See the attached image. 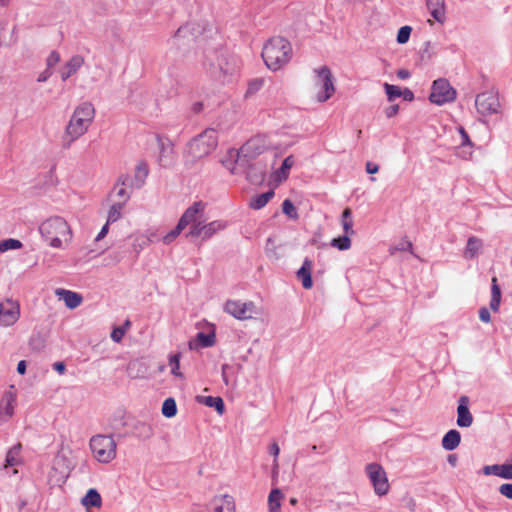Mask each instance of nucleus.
<instances>
[{
    "instance_id": "nucleus-34",
    "label": "nucleus",
    "mask_w": 512,
    "mask_h": 512,
    "mask_svg": "<svg viewBox=\"0 0 512 512\" xmlns=\"http://www.w3.org/2000/svg\"><path fill=\"white\" fill-rule=\"evenodd\" d=\"M274 196V192L272 190L262 193L260 195L255 196L250 201V207L255 210H259L266 206V204L271 200Z\"/></svg>"
},
{
    "instance_id": "nucleus-4",
    "label": "nucleus",
    "mask_w": 512,
    "mask_h": 512,
    "mask_svg": "<svg viewBox=\"0 0 512 512\" xmlns=\"http://www.w3.org/2000/svg\"><path fill=\"white\" fill-rule=\"evenodd\" d=\"M39 232L49 246L53 248H62L63 240L69 241L72 237V231L67 221L54 216L45 220L39 226Z\"/></svg>"
},
{
    "instance_id": "nucleus-17",
    "label": "nucleus",
    "mask_w": 512,
    "mask_h": 512,
    "mask_svg": "<svg viewBox=\"0 0 512 512\" xmlns=\"http://www.w3.org/2000/svg\"><path fill=\"white\" fill-rule=\"evenodd\" d=\"M469 398L461 396L457 407V425L459 427H470L473 423V416L469 411Z\"/></svg>"
},
{
    "instance_id": "nucleus-5",
    "label": "nucleus",
    "mask_w": 512,
    "mask_h": 512,
    "mask_svg": "<svg viewBox=\"0 0 512 512\" xmlns=\"http://www.w3.org/2000/svg\"><path fill=\"white\" fill-rule=\"evenodd\" d=\"M89 446L99 463L107 464L116 458L117 444L112 435H95L90 439Z\"/></svg>"
},
{
    "instance_id": "nucleus-18",
    "label": "nucleus",
    "mask_w": 512,
    "mask_h": 512,
    "mask_svg": "<svg viewBox=\"0 0 512 512\" xmlns=\"http://www.w3.org/2000/svg\"><path fill=\"white\" fill-rule=\"evenodd\" d=\"M84 57L81 55L72 56L60 70V77L62 81H66L72 75L77 73L79 69L84 65Z\"/></svg>"
},
{
    "instance_id": "nucleus-35",
    "label": "nucleus",
    "mask_w": 512,
    "mask_h": 512,
    "mask_svg": "<svg viewBox=\"0 0 512 512\" xmlns=\"http://www.w3.org/2000/svg\"><path fill=\"white\" fill-rule=\"evenodd\" d=\"M341 224L343 227L344 234L353 235L355 231L353 230V218L352 211L350 208H345L342 212L341 216Z\"/></svg>"
},
{
    "instance_id": "nucleus-45",
    "label": "nucleus",
    "mask_w": 512,
    "mask_h": 512,
    "mask_svg": "<svg viewBox=\"0 0 512 512\" xmlns=\"http://www.w3.org/2000/svg\"><path fill=\"white\" fill-rule=\"evenodd\" d=\"M135 432L143 439H148L153 435L152 427L144 422H139L135 425Z\"/></svg>"
},
{
    "instance_id": "nucleus-39",
    "label": "nucleus",
    "mask_w": 512,
    "mask_h": 512,
    "mask_svg": "<svg viewBox=\"0 0 512 512\" xmlns=\"http://www.w3.org/2000/svg\"><path fill=\"white\" fill-rule=\"evenodd\" d=\"M151 238L147 235H138L134 237L132 247L136 254H139L151 243Z\"/></svg>"
},
{
    "instance_id": "nucleus-6",
    "label": "nucleus",
    "mask_w": 512,
    "mask_h": 512,
    "mask_svg": "<svg viewBox=\"0 0 512 512\" xmlns=\"http://www.w3.org/2000/svg\"><path fill=\"white\" fill-rule=\"evenodd\" d=\"M216 146L217 133L213 129H208L189 143L188 152L193 158L200 159L209 155Z\"/></svg>"
},
{
    "instance_id": "nucleus-61",
    "label": "nucleus",
    "mask_w": 512,
    "mask_h": 512,
    "mask_svg": "<svg viewBox=\"0 0 512 512\" xmlns=\"http://www.w3.org/2000/svg\"><path fill=\"white\" fill-rule=\"evenodd\" d=\"M269 451H270V454H272L274 456V466L276 467L277 466V457L280 453V448H279L278 444L272 443Z\"/></svg>"
},
{
    "instance_id": "nucleus-9",
    "label": "nucleus",
    "mask_w": 512,
    "mask_h": 512,
    "mask_svg": "<svg viewBox=\"0 0 512 512\" xmlns=\"http://www.w3.org/2000/svg\"><path fill=\"white\" fill-rule=\"evenodd\" d=\"M223 310L237 320H248L257 313L256 305L252 301L242 302L241 300H227Z\"/></svg>"
},
{
    "instance_id": "nucleus-7",
    "label": "nucleus",
    "mask_w": 512,
    "mask_h": 512,
    "mask_svg": "<svg viewBox=\"0 0 512 512\" xmlns=\"http://www.w3.org/2000/svg\"><path fill=\"white\" fill-rule=\"evenodd\" d=\"M429 99L436 105L453 102L456 99V90L447 79L439 78L432 84Z\"/></svg>"
},
{
    "instance_id": "nucleus-59",
    "label": "nucleus",
    "mask_w": 512,
    "mask_h": 512,
    "mask_svg": "<svg viewBox=\"0 0 512 512\" xmlns=\"http://www.w3.org/2000/svg\"><path fill=\"white\" fill-rule=\"evenodd\" d=\"M125 334V329L123 327H116L113 329L112 333H111V339L116 342V343H119L123 336Z\"/></svg>"
},
{
    "instance_id": "nucleus-42",
    "label": "nucleus",
    "mask_w": 512,
    "mask_h": 512,
    "mask_svg": "<svg viewBox=\"0 0 512 512\" xmlns=\"http://www.w3.org/2000/svg\"><path fill=\"white\" fill-rule=\"evenodd\" d=\"M123 207V203H114L110 207L107 217L108 223H114L121 218Z\"/></svg>"
},
{
    "instance_id": "nucleus-49",
    "label": "nucleus",
    "mask_w": 512,
    "mask_h": 512,
    "mask_svg": "<svg viewBox=\"0 0 512 512\" xmlns=\"http://www.w3.org/2000/svg\"><path fill=\"white\" fill-rule=\"evenodd\" d=\"M169 365L171 367V373L174 376L182 377L180 372V354H174L169 357Z\"/></svg>"
},
{
    "instance_id": "nucleus-53",
    "label": "nucleus",
    "mask_w": 512,
    "mask_h": 512,
    "mask_svg": "<svg viewBox=\"0 0 512 512\" xmlns=\"http://www.w3.org/2000/svg\"><path fill=\"white\" fill-rule=\"evenodd\" d=\"M186 236L192 238L200 237L203 240V223L201 221L192 223Z\"/></svg>"
},
{
    "instance_id": "nucleus-23",
    "label": "nucleus",
    "mask_w": 512,
    "mask_h": 512,
    "mask_svg": "<svg viewBox=\"0 0 512 512\" xmlns=\"http://www.w3.org/2000/svg\"><path fill=\"white\" fill-rule=\"evenodd\" d=\"M55 293L69 309L77 308L83 301V297L77 292L59 288Z\"/></svg>"
},
{
    "instance_id": "nucleus-47",
    "label": "nucleus",
    "mask_w": 512,
    "mask_h": 512,
    "mask_svg": "<svg viewBox=\"0 0 512 512\" xmlns=\"http://www.w3.org/2000/svg\"><path fill=\"white\" fill-rule=\"evenodd\" d=\"M197 341L200 343L201 347H211L215 343V334L214 333H203L199 332L197 334Z\"/></svg>"
},
{
    "instance_id": "nucleus-26",
    "label": "nucleus",
    "mask_w": 512,
    "mask_h": 512,
    "mask_svg": "<svg viewBox=\"0 0 512 512\" xmlns=\"http://www.w3.org/2000/svg\"><path fill=\"white\" fill-rule=\"evenodd\" d=\"M227 226L228 223L224 220H214L207 224L203 223V241H206L218 232L225 230Z\"/></svg>"
},
{
    "instance_id": "nucleus-33",
    "label": "nucleus",
    "mask_w": 512,
    "mask_h": 512,
    "mask_svg": "<svg viewBox=\"0 0 512 512\" xmlns=\"http://www.w3.org/2000/svg\"><path fill=\"white\" fill-rule=\"evenodd\" d=\"M158 145L160 149L159 161L162 166H167L169 164L168 157L172 152V144L168 140H163L162 138H158Z\"/></svg>"
},
{
    "instance_id": "nucleus-62",
    "label": "nucleus",
    "mask_w": 512,
    "mask_h": 512,
    "mask_svg": "<svg viewBox=\"0 0 512 512\" xmlns=\"http://www.w3.org/2000/svg\"><path fill=\"white\" fill-rule=\"evenodd\" d=\"M52 75V71L46 68L43 72H41L37 78L38 82H46Z\"/></svg>"
},
{
    "instance_id": "nucleus-14",
    "label": "nucleus",
    "mask_w": 512,
    "mask_h": 512,
    "mask_svg": "<svg viewBox=\"0 0 512 512\" xmlns=\"http://www.w3.org/2000/svg\"><path fill=\"white\" fill-rule=\"evenodd\" d=\"M20 317V306L18 302L6 299L0 303V325L4 327L12 326Z\"/></svg>"
},
{
    "instance_id": "nucleus-31",
    "label": "nucleus",
    "mask_w": 512,
    "mask_h": 512,
    "mask_svg": "<svg viewBox=\"0 0 512 512\" xmlns=\"http://www.w3.org/2000/svg\"><path fill=\"white\" fill-rule=\"evenodd\" d=\"M82 505L86 508L100 507L102 504L101 496L96 489H89L86 495L82 498Z\"/></svg>"
},
{
    "instance_id": "nucleus-41",
    "label": "nucleus",
    "mask_w": 512,
    "mask_h": 512,
    "mask_svg": "<svg viewBox=\"0 0 512 512\" xmlns=\"http://www.w3.org/2000/svg\"><path fill=\"white\" fill-rule=\"evenodd\" d=\"M294 165L293 156H288L284 159L280 169L276 172L278 179L281 181L286 179L289 174V170Z\"/></svg>"
},
{
    "instance_id": "nucleus-43",
    "label": "nucleus",
    "mask_w": 512,
    "mask_h": 512,
    "mask_svg": "<svg viewBox=\"0 0 512 512\" xmlns=\"http://www.w3.org/2000/svg\"><path fill=\"white\" fill-rule=\"evenodd\" d=\"M22 246H23L22 242L17 239H13V238L5 239L0 242V252L4 253L9 250H17V249H20Z\"/></svg>"
},
{
    "instance_id": "nucleus-32",
    "label": "nucleus",
    "mask_w": 512,
    "mask_h": 512,
    "mask_svg": "<svg viewBox=\"0 0 512 512\" xmlns=\"http://www.w3.org/2000/svg\"><path fill=\"white\" fill-rule=\"evenodd\" d=\"M21 447H22L21 444L18 443L8 450V452L6 454V459H5V467H8V466L13 467V466L20 464Z\"/></svg>"
},
{
    "instance_id": "nucleus-60",
    "label": "nucleus",
    "mask_w": 512,
    "mask_h": 512,
    "mask_svg": "<svg viewBox=\"0 0 512 512\" xmlns=\"http://www.w3.org/2000/svg\"><path fill=\"white\" fill-rule=\"evenodd\" d=\"M479 318L484 323H489L491 321V315L486 307H481L479 309Z\"/></svg>"
},
{
    "instance_id": "nucleus-58",
    "label": "nucleus",
    "mask_w": 512,
    "mask_h": 512,
    "mask_svg": "<svg viewBox=\"0 0 512 512\" xmlns=\"http://www.w3.org/2000/svg\"><path fill=\"white\" fill-rule=\"evenodd\" d=\"M499 493L512 500V483H504L499 487Z\"/></svg>"
},
{
    "instance_id": "nucleus-56",
    "label": "nucleus",
    "mask_w": 512,
    "mask_h": 512,
    "mask_svg": "<svg viewBox=\"0 0 512 512\" xmlns=\"http://www.w3.org/2000/svg\"><path fill=\"white\" fill-rule=\"evenodd\" d=\"M114 191H115L116 195L121 199L120 203H123V205H125V203L128 201V199L130 197L126 188L119 187L118 185H115Z\"/></svg>"
},
{
    "instance_id": "nucleus-30",
    "label": "nucleus",
    "mask_w": 512,
    "mask_h": 512,
    "mask_svg": "<svg viewBox=\"0 0 512 512\" xmlns=\"http://www.w3.org/2000/svg\"><path fill=\"white\" fill-rule=\"evenodd\" d=\"M500 303H501V289L497 283V278L493 277L491 280L490 309L494 312H498Z\"/></svg>"
},
{
    "instance_id": "nucleus-55",
    "label": "nucleus",
    "mask_w": 512,
    "mask_h": 512,
    "mask_svg": "<svg viewBox=\"0 0 512 512\" xmlns=\"http://www.w3.org/2000/svg\"><path fill=\"white\" fill-rule=\"evenodd\" d=\"M60 61V54L57 51H52L46 59L47 68L51 70Z\"/></svg>"
},
{
    "instance_id": "nucleus-48",
    "label": "nucleus",
    "mask_w": 512,
    "mask_h": 512,
    "mask_svg": "<svg viewBox=\"0 0 512 512\" xmlns=\"http://www.w3.org/2000/svg\"><path fill=\"white\" fill-rule=\"evenodd\" d=\"M282 211L291 219L298 218L297 210L294 204L289 199L284 200V202L282 203Z\"/></svg>"
},
{
    "instance_id": "nucleus-12",
    "label": "nucleus",
    "mask_w": 512,
    "mask_h": 512,
    "mask_svg": "<svg viewBox=\"0 0 512 512\" xmlns=\"http://www.w3.org/2000/svg\"><path fill=\"white\" fill-rule=\"evenodd\" d=\"M475 106L483 116H488L497 113L500 108L498 95L492 91L480 93L476 96Z\"/></svg>"
},
{
    "instance_id": "nucleus-38",
    "label": "nucleus",
    "mask_w": 512,
    "mask_h": 512,
    "mask_svg": "<svg viewBox=\"0 0 512 512\" xmlns=\"http://www.w3.org/2000/svg\"><path fill=\"white\" fill-rule=\"evenodd\" d=\"M148 166L145 162H140L135 169V182L137 187H141L148 176Z\"/></svg>"
},
{
    "instance_id": "nucleus-44",
    "label": "nucleus",
    "mask_w": 512,
    "mask_h": 512,
    "mask_svg": "<svg viewBox=\"0 0 512 512\" xmlns=\"http://www.w3.org/2000/svg\"><path fill=\"white\" fill-rule=\"evenodd\" d=\"M67 462V459L64 457V456H57L54 460V465H53V469H57L58 467H63L65 466L62 470H61V477L58 479V481H64L68 475H69V472H70V469L67 465H65Z\"/></svg>"
},
{
    "instance_id": "nucleus-54",
    "label": "nucleus",
    "mask_w": 512,
    "mask_h": 512,
    "mask_svg": "<svg viewBox=\"0 0 512 512\" xmlns=\"http://www.w3.org/2000/svg\"><path fill=\"white\" fill-rule=\"evenodd\" d=\"M412 243L409 240H402L396 246L390 248V254L394 255L396 251H411Z\"/></svg>"
},
{
    "instance_id": "nucleus-24",
    "label": "nucleus",
    "mask_w": 512,
    "mask_h": 512,
    "mask_svg": "<svg viewBox=\"0 0 512 512\" xmlns=\"http://www.w3.org/2000/svg\"><path fill=\"white\" fill-rule=\"evenodd\" d=\"M485 475H495L503 479H512V464H494L483 468Z\"/></svg>"
},
{
    "instance_id": "nucleus-29",
    "label": "nucleus",
    "mask_w": 512,
    "mask_h": 512,
    "mask_svg": "<svg viewBox=\"0 0 512 512\" xmlns=\"http://www.w3.org/2000/svg\"><path fill=\"white\" fill-rule=\"evenodd\" d=\"M199 403H203L208 407L215 408L218 414L222 415L225 411L224 401L221 397L214 396H198Z\"/></svg>"
},
{
    "instance_id": "nucleus-63",
    "label": "nucleus",
    "mask_w": 512,
    "mask_h": 512,
    "mask_svg": "<svg viewBox=\"0 0 512 512\" xmlns=\"http://www.w3.org/2000/svg\"><path fill=\"white\" fill-rule=\"evenodd\" d=\"M399 111L398 105H392L385 110V114L388 118L395 116Z\"/></svg>"
},
{
    "instance_id": "nucleus-3",
    "label": "nucleus",
    "mask_w": 512,
    "mask_h": 512,
    "mask_svg": "<svg viewBox=\"0 0 512 512\" xmlns=\"http://www.w3.org/2000/svg\"><path fill=\"white\" fill-rule=\"evenodd\" d=\"M204 66L209 76L225 83L236 72V61L225 51H211L205 56Z\"/></svg>"
},
{
    "instance_id": "nucleus-50",
    "label": "nucleus",
    "mask_w": 512,
    "mask_h": 512,
    "mask_svg": "<svg viewBox=\"0 0 512 512\" xmlns=\"http://www.w3.org/2000/svg\"><path fill=\"white\" fill-rule=\"evenodd\" d=\"M185 228L183 227V225H181L179 222L178 224L176 225V227L174 229H172L170 232H168L163 238H162V241L165 243V244H170L171 242H173L177 237L178 235L184 230Z\"/></svg>"
},
{
    "instance_id": "nucleus-37",
    "label": "nucleus",
    "mask_w": 512,
    "mask_h": 512,
    "mask_svg": "<svg viewBox=\"0 0 512 512\" xmlns=\"http://www.w3.org/2000/svg\"><path fill=\"white\" fill-rule=\"evenodd\" d=\"M162 414L166 418H172L177 414V405L174 398H167L162 404Z\"/></svg>"
},
{
    "instance_id": "nucleus-21",
    "label": "nucleus",
    "mask_w": 512,
    "mask_h": 512,
    "mask_svg": "<svg viewBox=\"0 0 512 512\" xmlns=\"http://www.w3.org/2000/svg\"><path fill=\"white\" fill-rule=\"evenodd\" d=\"M313 261L305 258L301 268L297 271L296 275L298 280L301 281L303 288L311 289L313 287L312 281Z\"/></svg>"
},
{
    "instance_id": "nucleus-20",
    "label": "nucleus",
    "mask_w": 512,
    "mask_h": 512,
    "mask_svg": "<svg viewBox=\"0 0 512 512\" xmlns=\"http://www.w3.org/2000/svg\"><path fill=\"white\" fill-rule=\"evenodd\" d=\"M16 405V394L9 390L6 391L0 400V412L3 415V421H9L14 414Z\"/></svg>"
},
{
    "instance_id": "nucleus-46",
    "label": "nucleus",
    "mask_w": 512,
    "mask_h": 512,
    "mask_svg": "<svg viewBox=\"0 0 512 512\" xmlns=\"http://www.w3.org/2000/svg\"><path fill=\"white\" fill-rule=\"evenodd\" d=\"M265 80L263 78H255L248 83V87L245 96H251L257 93L263 86Z\"/></svg>"
},
{
    "instance_id": "nucleus-51",
    "label": "nucleus",
    "mask_w": 512,
    "mask_h": 512,
    "mask_svg": "<svg viewBox=\"0 0 512 512\" xmlns=\"http://www.w3.org/2000/svg\"><path fill=\"white\" fill-rule=\"evenodd\" d=\"M384 88L389 101H393L402 95V91L398 86L385 83Z\"/></svg>"
},
{
    "instance_id": "nucleus-2",
    "label": "nucleus",
    "mask_w": 512,
    "mask_h": 512,
    "mask_svg": "<svg viewBox=\"0 0 512 512\" xmlns=\"http://www.w3.org/2000/svg\"><path fill=\"white\" fill-rule=\"evenodd\" d=\"M292 57V46L288 40L276 36L269 39L263 49L262 58L272 71H277L286 65Z\"/></svg>"
},
{
    "instance_id": "nucleus-52",
    "label": "nucleus",
    "mask_w": 512,
    "mask_h": 512,
    "mask_svg": "<svg viewBox=\"0 0 512 512\" xmlns=\"http://www.w3.org/2000/svg\"><path fill=\"white\" fill-rule=\"evenodd\" d=\"M412 32V28L410 26H403L398 30L397 33V42L399 44H405L408 42L410 35Z\"/></svg>"
},
{
    "instance_id": "nucleus-11",
    "label": "nucleus",
    "mask_w": 512,
    "mask_h": 512,
    "mask_svg": "<svg viewBox=\"0 0 512 512\" xmlns=\"http://www.w3.org/2000/svg\"><path fill=\"white\" fill-rule=\"evenodd\" d=\"M203 28L195 22H189L178 28L172 38L169 40L171 46H180L186 42L194 41L202 34Z\"/></svg>"
},
{
    "instance_id": "nucleus-36",
    "label": "nucleus",
    "mask_w": 512,
    "mask_h": 512,
    "mask_svg": "<svg viewBox=\"0 0 512 512\" xmlns=\"http://www.w3.org/2000/svg\"><path fill=\"white\" fill-rule=\"evenodd\" d=\"M283 494L279 489H273L268 497L269 512H276L281 506Z\"/></svg>"
},
{
    "instance_id": "nucleus-16",
    "label": "nucleus",
    "mask_w": 512,
    "mask_h": 512,
    "mask_svg": "<svg viewBox=\"0 0 512 512\" xmlns=\"http://www.w3.org/2000/svg\"><path fill=\"white\" fill-rule=\"evenodd\" d=\"M266 167L261 162H249L245 168H242L241 174H245L246 179L252 184H260L265 179Z\"/></svg>"
},
{
    "instance_id": "nucleus-10",
    "label": "nucleus",
    "mask_w": 512,
    "mask_h": 512,
    "mask_svg": "<svg viewBox=\"0 0 512 512\" xmlns=\"http://www.w3.org/2000/svg\"><path fill=\"white\" fill-rule=\"evenodd\" d=\"M366 473L374 487L377 495H386L389 491V483L386 472L378 463H370L366 466Z\"/></svg>"
},
{
    "instance_id": "nucleus-19",
    "label": "nucleus",
    "mask_w": 512,
    "mask_h": 512,
    "mask_svg": "<svg viewBox=\"0 0 512 512\" xmlns=\"http://www.w3.org/2000/svg\"><path fill=\"white\" fill-rule=\"evenodd\" d=\"M204 209L205 204L202 201L194 202L185 210L178 222L186 228L189 224L198 222L197 216L199 213H202Z\"/></svg>"
},
{
    "instance_id": "nucleus-13",
    "label": "nucleus",
    "mask_w": 512,
    "mask_h": 512,
    "mask_svg": "<svg viewBox=\"0 0 512 512\" xmlns=\"http://www.w3.org/2000/svg\"><path fill=\"white\" fill-rule=\"evenodd\" d=\"M315 72L317 73L318 77L317 84L321 88L317 94V100L319 102H325L333 95L335 91L332 74L327 66H322L319 69H316Z\"/></svg>"
},
{
    "instance_id": "nucleus-22",
    "label": "nucleus",
    "mask_w": 512,
    "mask_h": 512,
    "mask_svg": "<svg viewBox=\"0 0 512 512\" xmlns=\"http://www.w3.org/2000/svg\"><path fill=\"white\" fill-rule=\"evenodd\" d=\"M483 240L476 237L470 236L467 239V244L463 252L465 259L471 260L478 257L483 251Z\"/></svg>"
},
{
    "instance_id": "nucleus-1",
    "label": "nucleus",
    "mask_w": 512,
    "mask_h": 512,
    "mask_svg": "<svg viewBox=\"0 0 512 512\" xmlns=\"http://www.w3.org/2000/svg\"><path fill=\"white\" fill-rule=\"evenodd\" d=\"M95 114V107L89 101H84L75 107L62 137L64 148H69L73 142L87 133Z\"/></svg>"
},
{
    "instance_id": "nucleus-8",
    "label": "nucleus",
    "mask_w": 512,
    "mask_h": 512,
    "mask_svg": "<svg viewBox=\"0 0 512 512\" xmlns=\"http://www.w3.org/2000/svg\"><path fill=\"white\" fill-rule=\"evenodd\" d=\"M266 149L262 138L254 137L244 143L238 151L232 152V157H238L240 163L249 165L257 156L262 154Z\"/></svg>"
},
{
    "instance_id": "nucleus-15",
    "label": "nucleus",
    "mask_w": 512,
    "mask_h": 512,
    "mask_svg": "<svg viewBox=\"0 0 512 512\" xmlns=\"http://www.w3.org/2000/svg\"><path fill=\"white\" fill-rule=\"evenodd\" d=\"M209 508L212 512H236L235 500L229 494L214 496L209 503Z\"/></svg>"
},
{
    "instance_id": "nucleus-27",
    "label": "nucleus",
    "mask_w": 512,
    "mask_h": 512,
    "mask_svg": "<svg viewBox=\"0 0 512 512\" xmlns=\"http://www.w3.org/2000/svg\"><path fill=\"white\" fill-rule=\"evenodd\" d=\"M427 7L430 10L432 17L443 23L445 20V1L444 0H426Z\"/></svg>"
},
{
    "instance_id": "nucleus-28",
    "label": "nucleus",
    "mask_w": 512,
    "mask_h": 512,
    "mask_svg": "<svg viewBox=\"0 0 512 512\" xmlns=\"http://www.w3.org/2000/svg\"><path fill=\"white\" fill-rule=\"evenodd\" d=\"M461 441L460 432L452 429L449 430L442 438V447L447 451L456 449Z\"/></svg>"
},
{
    "instance_id": "nucleus-57",
    "label": "nucleus",
    "mask_w": 512,
    "mask_h": 512,
    "mask_svg": "<svg viewBox=\"0 0 512 512\" xmlns=\"http://www.w3.org/2000/svg\"><path fill=\"white\" fill-rule=\"evenodd\" d=\"M458 131H459L460 137H461V146H463V147L469 146L471 148L473 146V144L469 138L468 133L465 131V129L463 127H459Z\"/></svg>"
},
{
    "instance_id": "nucleus-25",
    "label": "nucleus",
    "mask_w": 512,
    "mask_h": 512,
    "mask_svg": "<svg viewBox=\"0 0 512 512\" xmlns=\"http://www.w3.org/2000/svg\"><path fill=\"white\" fill-rule=\"evenodd\" d=\"M237 151L236 149H230L227 155L221 160L223 166L230 171L231 174H241L242 168L246 167V163H240L238 157H232V152Z\"/></svg>"
},
{
    "instance_id": "nucleus-64",
    "label": "nucleus",
    "mask_w": 512,
    "mask_h": 512,
    "mask_svg": "<svg viewBox=\"0 0 512 512\" xmlns=\"http://www.w3.org/2000/svg\"><path fill=\"white\" fill-rule=\"evenodd\" d=\"M130 182V177L127 174H123L118 178L116 185L119 187H125Z\"/></svg>"
},
{
    "instance_id": "nucleus-40",
    "label": "nucleus",
    "mask_w": 512,
    "mask_h": 512,
    "mask_svg": "<svg viewBox=\"0 0 512 512\" xmlns=\"http://www.w3.org/2000/svg\"><path fill=\"white\" fill-rule=\"evenodd\" d=\"M350 235L344 234L343 236L331 240V246L340 251L348 250L351 247Z\"/></svg>"
}]
</instances>
